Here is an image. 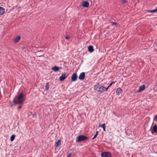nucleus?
<instances>
[{
	"label": "nucleus",
	"instance_id": "obj_1",
	"mask_svg": "<svg viewBox=\"0 0 157 157\" xmlns=\"http://www.w3.org/2000/svg\"><path fill=\"white\" fill-rule=\"evenodd\" d=\"M25 96L22 93H21L18 96L14 98L13 102L14 104L22 105L25 101Z\"/></svg>",
	"mask_w": 157,
	"mask_h": 157
},
{
	"label": "nucleus",
	"instance_id": "obj_2",
	"mask_svg": "<svg viewBox=\"0 0 157 157\" xmlns=\"http://www.w3.org/2000/svg\"><path fill=\"white\" fill-rule=\"evenodd\" d=\"M104 86L98 83L97 84L94 86V90L100 93H102L104 92Z\"/></svg>",
	"mask_w": 157,
	"mask_h": 157
},
{
	"label": "nucleus",
	"instance_id": "obj_3",
	"mask_svg": "<svg viewBox=\"0 0 157 157\" xmlns=\"http://www.w3.org/2000/svg\"><path fill=\"white\" fill-rule=\"evenodd\" d=\"M101 157H111V155L109 152H104L101 153Z\"/></svg>",
	"mask_w": 157,
	"mask_h": 157
},
{
	"label": "nucleus",
	"instance_id": "obj_4",
	"mask_svg": "<svg viewBox=\"0 0 157 157\" xmlns=\"http://www.w3.org/2000/svg\"><path fill=\"white\" fill-rule=\"evenodd\" d=\"M87 139V137L83 135H80L78 136V141H84L86 140Z\"/></svg>",
	"mask_w": 157,
	"mask_h": 157
},
{
	"label": "nucleus",
	"instance_id": "obj_5",
	"mask_svg": "<svg viewBox=\"0 0 157 157\" xmlns=\"http://www.w3.org/2000/svg\"><path fill=\"white\" fill-rule=\"evenodd\" d=\"M78 76L76 73H73L71 77V80L72 82L75 81L77 79Z\"/></svg>",
	"mask_w": 157,
	"mask_h": 157
},
{
	"label": "nucleus",
	"instance_id": "obj_6",
	"mask_svg": "<svg viewBox=\"0 0 157 157\" xmlns=\"http://www.w3.org/2000/svg\"><path fill=\"white\" fill-rule=\"evenodd\" d=\"M67 75L66 74H63L59 77V79L60 81H63L67 77Z\"/></svg>",
	"mask_w": 157,
	"mask_h": 157
},
{
	"label": "nucleus",
	"instance_id": "obj_7",
	"mask_svg": "<svg viewBox=\"0 0 157 157\" xmlns=\"http://www.w3.org/2000/svg\"><path fill=\"white\" fill-rule=\"evenodd\" d=\"M85 77V73L84 72L81 73L78 76V78L80 80H83Z\"/></svg>",
	"mask_w": 157,
	"mask_h": 157
},
{
	"label": "nucleus",
	"instance_id": "obj_8",
	"mask_svg": "<svg viewBox=\"0 0 157 157\" xmlns=\"http://www.w3.org/2000/svg\"><path fill=\"white\" fill-rule=\"evenodd\" d=\"M89 3L87 1H83L82 4V6L84 7H88L89 6Z\"/></svg>",
	"mask_w": 157,
	"mask_h": 157
},
{
	"label": "nucleus",
	"instance_id": "obj_9",
	"mask_svg": "<svg viewBox=\"0 0 157 157\" xmlns=\"http://www.w3.org/2000/svg\"><path fill=\"white\" fill-rule=\"evenodd\" d=\"M122 89L120 87L118 88H117L116 90L117 95H119L120 94H121L122 93Z\"/></svg>",
	"mask_w": 157,
	"mask_h": 157
},
{
	"label": "nucleus",
	"instance_id": "obj_10",
	"mask_svg": "<svg viewBox=\"0 0 157 157\" xmlns=\"http://www.w3.org/2000/svg\"><path fill=\"white\" fill-rule=\"evenodd\" d=\"M20 38V36H18L14 38L13 42L15 43H17L19 41Z\"/></svg>",
	"mask_w": 157,
	"mask_h": 157
},
{
	"label": "nucleus",
	"instance_id": "obj_11",
	"mask_svg": "<svg viewBox=\"0 0 157 157\" xmlns=\"http://www.w3.org/2000/svg\"><path fill=\"white\" fill-rule=\"evenodd\" d=\"M145 86L144 85L140 86L139 88V89L137 90V92L138 93L140 92L143 91L145 89Z\"/></svg>",
	"mask_w": 157,
	"mask_h": 157
},
{
	"label": "nucleus",
	"instance_id": "obj_12",
	"mask_svg": "<svg viewBox=\"0 0 157 157\" xmlns=\"http://www.w3.org/2000/svg\"><path fill=\"white\" fill-rule=\"evenodd\" d=\"M60 68H61L60 67L55 66L52 67V69L53 71L56 72L58 71Z\"/></svg>",
	"mask_w": 157,
	"mask_h": 157
},
{
	"label": "nucleus",
	"instance_id": "obj_13",
	"mask_svg": "<svg viewBox=\"0 0 157 157\" xmlns=\"http://www.w3.org/2000/svg\"><path fill=\"white\" fill-rule=\"evenodd\" d=\"M88 51L90 52H92L94 51V49L93 46L90 45L88 47Z\"/></svg>",
	"mask_w": 157,
	"mask_h": 157
},
{
	"label": "nucleus",
	"instance_id": "obj_14",
	"mask_svg": "<svg viewBox=\"0 0 157 157\" xmlns=\"http://www.w3.org/2000/svg\"><path fill=\"white\" fill-rule=\"evenodd\" d=\"M157 131V126L156 125H155L153 127L151 130V132H153L155 133Z\"/></svg>",
	"mask_w": 157,
	"mask_h": 157
},
{
	"label": "nucleus",
	"instance_id": "obj_15",
	"mask_svg": "<svg viewBox=\"0 0 157 157\" xmlns=\"http://www.w3.org/2000/svg\"><path fill=\"white\" fill-rule=\"evenodd\" d=\"M5 12V9L2 7H0V15H3Z\"/></svg>",
	"mask_w": 157,
	"mask_h": 157
},
{
	"label": "nucleus",
	"instance_id": "obj_16",
	"mask_svg": "<svg viewBox=\"0 0 157 157\" xmlns=\"http://www.w3.org/2000/svg\"><path fill=\"white\" fill-rule=\"evenodd\" d=\"M99 127H101V128H102L103 129V131H105V124H100L99 126Z\"/></svg>",
	"mask_w": 157,
	"mask_h": 157
},
{
	"label": "nucleus",
	"instance_id": "obj_17",
	"mask_svg": "<svg viewBox=\"0 0 157 157\" xmlns=\"http://www.w3.org/2000/svg\"><path fill=\"white\" fill-rule=\"evenodd\" d=\"M61 143V140H58V141L57 142L55 146L56 147H58L60 144Z\"/></svg>",
	"mask_w": 157,
	"mask_h": 157
},
{
	"label": "nucleus",
	"instance_id": "obj_18",
	"mask_svg": "<svg viewBox=\"0 0 157 157\" xmlns=\"http://www.w3.org/2000/svg\"><path fill=\"white\" fill-rule=\"evenodd\" d=\"M15 136L14 135H12L11 136L10 138V140L11 141H12L14 140L15 138Z\"/></svg>",
	"mask_w": 157,
	"mask_h": 157
},
{
	"label": "nucleus",
	"instance_id": "obj_19",
	"mask_svg": "<svg viewBox=\"0 0 157 157\" xmlns=\"http://www.w3.org/2000/svg\"><path fill=\"white\" fill-rule=\"evenodd\" d=\"M147 12L149 13H155L157 12V8L155 9V10H148Z\"/></svg>",
	"mask_w": 157,
	"mask_h": 157
},
{
	"label": "nucleus",
	"instance_id": "obj_20",
	"mask_svg": "<svg viewBox=\"0 0 157 157\" xmlns=\"http://www.w3.org/2000/svg\"><path fill=\"white\" fill-rule=\"evenodd\" d=\"M49 85L48 83H47L45 86V90H48L49 88Z\"/></svg>",
	"mask_w": 157,
	"mask_h": 157
},
{
	"label": "nucleus",
	"instance_id": "obj_21",
	"mask_svg": "<svg viewBox=\"0 0 157 157\" xmlns=\"http://www.w3.org/2000/svg\"><path fill=\"white\" fill-rule=\"evenodd\" d=\"M98 132L96 131V134L95 135L94 137L92 138V139L94 140V138H95L97 137V136H98Z\"/></svg>",
	"mask_w": 157,
	"mask_h": 157
},
{
	"label": "nucleus",
	"instance_id": "obj_22",
	"mask_svg": "<svg viewBox=\"0 0 157 157\" xmlns=\"http://www.w3.org/2000/svg\"><path fill=\"white\" fill-rule=\"evenodd\" d=\"M110 23L112 25H117V22H111Z\"/></svg>",
	"mask_w": 157,
	"mask_h": 157
},
{
	"label": "nucleus",
	"instance_id": "obj_23",
	"mask_svg": "<svg viewBox=\"0 0 157 157\" xmlns=\"http://www.w3.org/2000/svg\"><path fill=\"white\" fill-rule=\"evenodd\" d=\"M126 2V1L125 0H122V4H125Z\"/></svg>",
	"mask_w": 157,
	"mask_h": 157
},
{
	"label": "nucleus",
	"instance_id": "obj_24",
	"mask_svg": "<svg viewBox=\"0 0 157 157\" xmlns=\"http://www.w3.org/2000/svg\"><path fill=\"white\" fill-rule=\"evenodd\" d=\"M109 88L108 87H107L106 88L105 87H104V91H107Z\"/></svg>",
	"mask_w": 157,
	"mask_h": 157
},
{
	"label": "nucleus",
	"instance_id": "obj_25",
	"mask_svg": "<svg viewBox=\"0 0 157 157\" xmlns=\"http://www.w3.org/2000/svg\"><path fill=\"white\" fill-rule=\"evenodd\" d=\"M65 38L67 40H68L69 39V37L67 36H65Z\"/></svg>",
	"mask_w": 157,
	"mask_h": 157
},
{
	"label": "nucleus",
	"instance_id": "obj_26",
	"mask_svg": "<svg viewBox=\"0 0 157 157\" xmlns=\"http://www.w3.org/2000/svg\"><path fill=\"white\" fill-rule=\"evenodd\" d=\"M114 83V82H113H113H111V83L109 85L111 86L113 84V83Z\"/></svg>",
	"mask_w": 157,
	"mask_h": 157
},
{
	"label": "nucleus",
	"instance_id": "obj_27",
	"mask_svg": "<svg viewBox=\"0 0 157 157\" xmlns=\"http://www.w3.org/2000/svg\"><path fill=\"white\" fill-rule=\"evenodd\" d=\"M21 105L19 106L18 107V109H21Z\"/></svg>",
	"mask_w": 157,
	"mask_h": 157
},
{
	"label": "nucleus",
	"instance_id": "obj_28",
	"mask_svg": "<svg viewBox=\"0 0 157 157\" xmlns=\"http://www.w3.org/2000/svg\"><path fill=\"white\" fill-rule=\"evenodd\" d=\"M10 106H12L13 105V104H12L10 102Z\"/></svg>",
	"mask_w": 157,
	"mask_h": 157
},
{
	"label": "nucleus",
	"instance_id": "obj_29",
	"mask_svg": "<svg viewBox=\"0 0 157 157\" xmlns=\"http://www.w3.org/2000/svg\"><path fill=\"white\" fill-rule=\"evenodd\" d=\"M70 156V154L68 155L67 156V157H69Z\"/></svg>",
	"mask_w": 157,
	"mask_h": 157
},
{
	"label": "nucleus",
	"instance_id": "obj_30",
	"mask_svg": "<svg viewBox=\"0 0 157 157\" xmlns=\"http://www.w3.org/2000/svg\"><path fill=\"white\" fill-rule=\"evenodd\" d=\"M110 86L109 85L108 87L109 88Z\"/></svg>",
	"mask_w": 157,
	"mask_h": 157
}]
</instances>
